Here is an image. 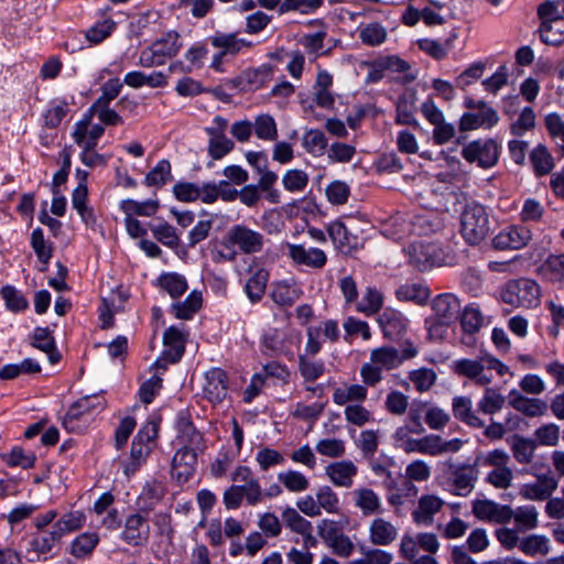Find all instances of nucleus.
Instances as JSON below:
<instances>
[{
	"label": "nucleus",
	"mask_w": 564,
	"mask_h": 564,
	"mask_svg": "<svg viewBox=\"0 0 564 564\" xmlns=\"http://www.w3.org/2000/svg\"><path fill=\"white\" fill-rule=\"evenodd\" d=\"M264 236L243 224L231 226L221 241L217 256L224 261H234L238 253L254 254L263 250Z\"/></svg>",
	"instance_id": "obj_3"
},
{
	"label": "nucleus",
	"mask_w": 564,
	"mask_h": 564,
	"mask_svg": "<svg viewBox=\"0 0 564 564\" xmlns=\"http://www.w3.org/2000/svg\"><path fill=\"white\" fill-rule=\"evenodd\" d=\"M445 501L433 494L422 495L416 507L412 511V520L417 525L430 527L434 522V517L444 507Z\"/></svg>",
	"instance_id": "obj_21"
},
{
	"label": "nucleus",
	"mask_w": 564,
	"mask_h": 564,
	"mask_svg": "<svg viewBox=\"0 0 564 564\" xmlns=\"http://www.w3.org/2000/svg\"><path fill=\"white\" fill-rule=\"evenodd\" d=\"M530 162L535 174L546 175L554 167V160L546 147L539 144L530 152Z\"/></svg>",
	"instance_id": "obj_54"
},
{
	"label": "nucleus",
	"mask_w": 564,
	"mask_h": 564,
	"mask_svg": "<svg viewBox=\"0 0 564 564\" xmlns=\"http://www.w3.org/2000/svg\"><path fill=\"white\" fill-rule=\"evenodd\" d=\"M87 516L84 510H72L61 516L53 524L61 538L83 529Z\"/></svg>",
	"instance_id": "obj_39"
},
{
	"label": "nucleus",
	"mask_w": 564,
	"mask_h": 564,
	"mask_svg": "<svg viewBox=\"0 0 564 564\" xmlns=\"http://www.w3.org/2000/svg\"><path fill=\"white\" fill-rule=\"evenodd\" d=\"M172 180V167L171 163L162 159L153 169L145 175L144 183L148 186L161 187L167 184Z\"/></svg>",
	"instance_id": "obj_58"
},
{
	"label": "nucleus",
	"mask_w": 564,
	"mask_h": 564,
	"mask_svg": "<svg viewBox=\"0 0 564 564\" xmlns=\"http://www.w3.org/2000/svg\"><path fill=\"white\" fill-rule=\"evenodd\" d=\"M541 272L552 282L564 283V254L550 256L542 264Z\"/></svg>",
	"instance_id": "obj_62"
},
{
	"label": "nucleus",
	"mask_w": 564,
	"mask_h": 564,
	"mask_svg": "<svg viewBox=\"0 0 564 564\" xmlns=\"http://www.w3.org/2000/svg\"><path fill=\"white\" fill-rule=\"evenodd\" d=\"M485 391L477 402V409L484 414L492 415L498 413L506 403L505 395L497 389L484 387Z\"/></svg>",
	"instance_id": "obj_44"
},
{
	"label": "nucleus",
	"mask_w": 564,
	"mask_h": 564,
	"mask_svg": "<svg viewBox=\"0 0 564 564\" xmlns=\"http://www.w3.org/2000/svg\"><path fill=\"white\" fill-rule=\"evenodd\" d=\"M302 144L306 152L318 158L326 153L328 142L323 131L311 129L304 133Z\"/></svg>",
	"instance_id": "obj_55"
},
{
	"label": "nucleus",
	"mask_w": 564,
	"mask_h": 564,
	"mask_svg": "<svg viewBox=\"0 0 564 564\" xmlns=\"http://www.w3.org/2000/svg\"><path fill=\"white\" fill-rule=\"evenodd\" d=\"M419 350L411 341L403 343L401 350L382 346L371 350L370 360L360 367V378L366 386L375 387L383 379V371L399 368L405 360L416 357Z\"/></svg>",
	"instance_id": "obj_1"
},
{
	"label": "nucleus",
	"mask_w": 564,
	"mask_h": 564,
	"mask_svg": "<svg viewBox=\"0 0 564 564\" xmlns=\"http://www.w3.org/2000/svg\"><path fill=\"white\" fill-rule=\"evenodd\" d=\"M508 402L516 411L529 417L543 416L549 409L546 401L538 398H528L517 389L509 391Z\"/></svg>",
	"instance_id": "obj_25"
},
{
	"label": "nucleus",
	"mask_w": 564,
	"mask_h": 564,
	"mask_svg": "<svg viewBox=\"0 0 564 564\" xmlns=\"http://www.w3.org/2000/svg\"><path fill=\"white\" fill-rule=\"evenodd\" d=\"M452 411L457 420L469 426H484V421L473 410V401L469 397H455L452 401Z\"/></svg>",
	"instance_id": "obj_38"
},
{
	"label": "nucleus",
	"mask_w": 564,
	"mask_h": 564,
	"mask_svg": "<svg viewBox=\"0 0 564 564\" xmlns=\"http://www.w3.org/2000/svg\"><path fill=\"white\" fill-rule=\"evenodd\" d=\"M452 368L457 376L466 378L478 387L490 386L495 380V373L499 377L509 373V367L488 352L476 358L456 359Z\"/></svg>",
	"instance_id": "obj_2"
},
{
	"label": "nucleus",
	"mask_w": 564,
	"mask_h": 564,
	"mask_svg": "<svg viewBox=\"0 0 564 564\" xmlns=\"http://www.w3.org/2000/svg\"><path fill=\"white\" fill-rule=\"evenodd\" d=\"M62 538L52 527L51 530L41 531L32 538L31 546L39 554H47Z\"/></svg>",
	"instance_id": "obj_63"
},
{
	"label": "nucleus",
	"mask_w": 564,
	"mask_h": 564,
	"mask_svg": "<svg viewBox=\"0 0 564 564\" xmlns=\"http://www.w3.org/2000/svg\"><path fill=\"white\" fill-rule=\"evenodd\" d=\"M486 208L476 202L467 203L460 214V234L468 245H478L489 234Z\"/></svg>",
	"instance_id": "obj_5"
},
{
	"label": "nucleus",
	"mask_w": 564,
	"mask_h": 564,
	"mask_svg": "<svg viewBox=\"0 0 564 564\" xmlns=\"http://www.w3.org/2000/svg\"><path fill=\"white\" fill-rule=\"evenodd\" d=\"M158 431L159 424L150 420L141 426L138 434L134 436L129 460L124 465V474L128 477L133 475L140 466L145 463L147 457L154 446Z\"/></svg>",
	"instance_id": "obj_7"
},
{
	"label": "nucleus",
	"mask_w": 564,
	"mask_h": 564,
	"mask_svg": "<svg viewBox=\"0 0 564 564\" xmlns=\"http://www.w3.org/2000/svg\"><path fill=\"white\" fill-rule=\"evenodd\" d=\"M149 524L141 513H132L127 517L121 539L133 546L143 544L149 536Z\"/></svg>",
	"instance_id": "obj_27"
},
{
	"label": "nucleus",
	"mask_w": 564,
	"mask_h": 564,
	"mask_svg": "<svg viewBox=\"0 0 564 564\" xmlns=\"http://www.w3.org/2000/svg\"><path fill=\"white\" fill-rule=\"evenodd\" d=\"M462 156L470 164H476L481 169H490L498 162L499 145L490 138L473 140L463 147Z\"/></svg>",
	"instance_id": "obj_9"
},
{
	"label": "nucleus",
	"mask_w": 564,
	"mask_h": 564,
	"mask_svg": "<svg viewBox=\"0 0 564 564\" xmlns=\"http://www.w3.org/2000/svg\"><path fill=\"white\" fill-rule=\"evenodd\" d=\"M406 254L409 262L420 271L446 263L443 250L435 243L413 242L408 247Z\"/></svg>",
	"instance_id": "obj_13"
},
{
	"label": "nucleus",
	"mask_w": 564,
	"mask_h": 564,
	"mask_svg": "<svg viewBox=\"0 0 564 564\" xmlns=\"http://www.w3.org/2000/svg\"><path fill=\"white\" fill-rule=\"evenodd\" d=\"M478 479V469L476 464H453L448 465V475L446 479L447 490L458 497L468 496L475 488Z\"/></svg>",
	"instance_id": "obj_10"
},
{
	"label": "nucleus",
	"mask_w": 564,
	"mask_h": 564,
	"mask_svg": "<svg viewBox=\"0 0 564 564\" xmlns=\"http://www.w3.org/2000/svg\"><path fill=\"white\" fill-rule=\"evenodd\" d=\"M539 31L542 42L558 45L564 42V19H555L553 22L541 24Z\"/></svg>",
	"instance_id": "obj_64"
},
{
	"label": "nucleus",
	"mask_w": 564,
	"mask_h": 564,
	"mask_svg": "<svg viewBox=\"0 0 564 564\" xmlns=\"http://www.w3.org/2000/svg\"><path fill=\"white\" fill-rule=\"evenodd\" d=\"M2 460L9 467L31 469L35 465L36 456L32 451H24L19 446H14L9 453L2 455Z\"/></svg>",
	"instance_id": "obj_53"
},
{
	"label": "nucleus",
	"mask_w": 564,
	"mask_h": 564,
	"mask_svg": "<svg viewBox=\"0 0 564 564\" xmlns=\"http://www.w3.org/2000/svg\"><path fill=\"white\" fill-rule=\"evenodd\" d=\"M252 126L258 139L269 142L275 141L278 139V126L271 115H258L254 118Z\"/></svg>",
	"instance_id": "obj_52"
},
{
	"label": "nucleus",
	"mask_w": 564,
	"mask_h": 564,
	"mask_svg": "<svg viewBox=\"0 0 564 564\" xmlns=\"http://www.w3.org/2000/svg\"><path fill=\"white\" fill-rule=\"evenodd\" d=\"M357 473L358 467L349 459L333 462L325 467V475L330 482L340 488H350Z\"/></svg>",
	"instance_id": "obj_26"
},
{
	"label": "nucleus",
	"mask_w": 564,
	"mask_h": 564,
	"mask_svg": "<svg viewBox=\"0 0 564 564\" xmlns=\"http://www.w3.org/2000/svg\"><path fill=\"white\" fill-rule=\"evenodd\" d=\"M210 43L225 55L239 54L252 45L250 41L238 37L235 33H216L210 37Z\"/></svg>",
	"instance_id": "obj_37"
},
{
	"label": "nucleus",
	"mask_w": 564,
	"mask_h": 564,
	"mask_svg": "<svg viewBox=\"0 0 564 564\" xmlns=\"http://www.w3.org/2000/svg\"><path fill=\"white\" fill-rule=\"evenodd\" d=\"M316 503H318L319 511L323 510L330 514H337L340 511V501L338 495L329 487L322 486L317 489Z\"/></svg>",
	"instance_id": "obj_59"
},
{
	"label": "nucleus",
	"mask_w": 564,
	"mask_h": 564,
	"mask_svg": "<svg viewBox=\"0 0 564 564\" xmlns=\"http://www.w3.org/2000/svg\"><path fill=\"white\" fill-rule=\"evenodd\" d=\"M282 520L290 530L301 535H311L312 533V523L292 507H288L282 512Z\"/></svg>",
	"instance_id": "obj_60"
},
{
	"label": "nucleus",
	"mask_w": 564,
	"mask_h": 564,
	"mask_svg": "<svg viewBox=\"0 0 564 564\" xmlns=\"http://www.w3.org/2000/svg\"><path fill=\"white\" fill-rule=\"evenodd\" d=\"M364 382L344 383L337 387L332 394V400L336 405L343 406L355 403H364L368 398V388Z\"/></svg>",
	"instance_id": "obj_30"
},
{
	"label": "nucleus",
	"mask_w": 564,
	"mask_h": 564,
	"mask_svg": "<svg viewBox=\"0 0 564 564\" xmlns=\"http://www.w3.org/2000/svg\"><path fill=\"white\" fill-rule=\"evenodd\" d=\"M69 111V104L65 98L52 99L43 112V123L47 128H56Z\"/></svg>",
	"instance_id": "obj_41"
},
{
	"label": "nucleus",
	"mask_w": 564,
	"mask_h": 564,
	"mask_svg": "<svg viewBox=\"0 0 564 564\" xmlns=\"http://www.w3.org/2000/svg\"><path fill=\"white\" fill-rule=\"evenodd\" d=\"M203 397L213 404L223 403L229 395V379L227 372L214 367L204 373L202 386Z\"/></svg>",
	"instance_id": "obj_16"
},
{
	"label": "nucleus",
	"mask_w": 564,
	"mask_h": 564,
	"mask_svg": "<svg viewBox=\"0 0 564 564\" xmlns=\"http://www.w3.org/2000/svg\"><path fill=\"white\" fill-rule=\"evenodd\" d=\"M197 465V457L194 448L183 446L177 449L172 459V476L178 482H185L193 477Z\"/></svg>",
	"instance_id": "obj_23"
},
{
	"label": "nucleus",
	"mask_w": 564,
	"mask_h": 564,
	"mask_svg": "<svg viewBox=\"0 0 564 564\" xmlns=\"http://www.w3.org/2000/svg\"><path fill=\"white\" fill-rule=\"evenodd\" d=\"M473 516L484 522L507 524L512 520L513 509L489 499H475L471 502Z\"/></svg>",
	"instance_id": "obj_17"
},
{
	"label": "nucleus",
	"mask_w": 564,
	"mask_h": 564,
	"mask_svg": "<svg viewBox=\"0 0 564 564\" xmlns=\"http://www.w3.org/2000/svg\"><path fill=\"white\" fill-rule=\"evenodd\" d=\"M512 519L516 528L521 531H530L539 525V512L532 505L519 506L513 509Z\"/></svg>",
	"instance_id": "obj_45"
},
{
	"label": "nucleus",
	"mask_w": 564,
	"mask_h": 564,
	"mask_svg": "<svg viewBox=\"0 0 564 564\" xmlns=\"http://www.w3.org/2000/svg\"><path fill=\"white\" fill-rule=\"evenodd\" d=\"M326 231L334 249L345 256H351L362 248V239L338 218L326 224Z\"/></svg>",
	"instance_id": "obj_12"
},
{
	"label": "nucleus",
	"mask_w": 564,
	"mask_h": 564,
	"mask_svg": "<svg viewBox=\"0 0 564 564\" xmlns=\"http://www.w3.org/2000/svg\"><path fill=\"white\" fill-rule=\"evenodd\" d=\"M351 495L355 506L364 516H372L382 512L380 497L372 489L359 487L356 488Z\"/></svg>",
	"instance_id": "obj_36"
},
{
	"label": "nucleus",
	"mask_w": 564,
	"mask_h": 564,
	"mask_svg": "<svg viewBox=\"0 0 564 564\" xmlns=\"http://www.w3.org/2000/svg\"><path fill=\"white\" fill-rule=\"evenodd\" d=\"M228 121L216 116L212 124L204 128L208 137L207 153L213 160H221L228 155L235 148V143L226 135Z\"/></svg>",
	"instance_id": "obj_11"
},
{
	"label": "nucleus",
	"mask_w": 564,
	"mask_h": 564,
	"mask_svg": "<svg viewBox=\"0 0 564 564\" xmlns=\"http://www.w3.org/2000/svg\"><path fill=\"white\" fill-rule=\"evenodd\" d=\"M557 485L553 476L543 475L532 482L521 485L519 495L525 500L543 501L552 496Z\"/></svg>",
	"instance_id": "obj_24"
},
{
	"label": "nucleus",
	"mask_w": 564,
	"mask_h": 564,
	"mask_svg": "<svg viewBox=\"0 0 564 564\" xmlns=\"http://www.w3.org/2000/svg\"><path fill=\"white\" fill-rule=\"evenodd\" d=\"M465 441L460 438L444 440L436 434L423 436V455L440 456L459 452Z\"/></svg>",
	"instance_id": "obj_28"
},
{
	"label": "nucleus",
	"mask_w": 564,
	"mask_h": 564,
	"mask_svg": "<svg viewBox=\"0 0 564 564\" xmlns=\"http://www.w3.org/2000/svg\"><path fill=\"white\" fill-rule=\"evenodd\" d=\"M531 238V230L525 226H508L494 237L492 246L498 250H518L527 246Z\"/></svg>",
	"instance_id": "obj_20"
},
{
	"label": "nucleus",
	"mask_w": 564,
	"mask_h": 564,
	"mask_svg": "<svg viewBox=\"0 0 564 564\" xmlns=\"http://www.w3.org/2000/svg\"><path fill=\"white\" fill-rule=\"evenodd\" d=\"M356 32L360 42L369 47L383 44L388 36L386 26L377 21L360 22Z\"/></svg>",
	"instance_id": "obj_32"
},
{
	"label": "nucleus",
	"mask_w": 564,
	"mask_h": 564,
	"mask_svg": "<svg viewBox=\"0 0 564 564\" xmlns=\"http://www.w3.org/2000/svg\"><path fill=\"white\" fill-rule=\"evenodd\" d=\"M286 249L288 258L296 267L322 270L328 261L327 253L318 247L288 242Z\"/></svg>",
	"instance_id": "obj_14"
},
{
	"label": "nucleus",
	"mask_w": 564,
	"mask_h": 564,
	"mask_svg": "<svg viewBox=\"0 0 564 564\" xmlns=\"http://www.w3.org/2000/svg\"><path fill=\"white\" fill-rule=\"evenodd\" d=\"M73 412V404L63 417V426L72 433H80L87 429L94 416L86 410L76 409Z\"/></svg>",
	"instance_id": "obj_51"
},
{
	"label": "nucleus",
	"mask_w": 564,
	"mask_h": 564,
	"mask_svg": "<svg viewBox=\"0 0 564 564\" xmlns=\"http://www.w3.org/2000/svg\"><path fill=\"white\" fill-rule=\"evenodd\" d=\"M274 69L269 64L243 70L237 77V86L245 91H256L268 86L273 79Z\"/></svg>",
	"instance_id": "obj_22"
},
{
	"label": "nucleus",
	"mask_w": 564,
	"mask_h": 564,
	"mask_svg": "<svg viewBox=\"0 0 564 564\" xmlns=\"http://www.w3.org/2000/svg\"><path fill=\"white\" fill-rule=\"evenodd\" d=\"M499 121L497 111L485 102H480L476 110L465 112L459 119V129L470 131L476 129H491Z\"/></svg>",
	"instance_id": "obj_19"
},
{
	"label": "nucleus",
	"mask_w": 564,
	"mask_h": 564,
	"mask_svg": "<svg viewBox=\"0 0 564 564\" xmlns=\"http://www.w3.org/2000/svg\"><path fill=\"white\" fill-rule=\"evenodd\" d=\"M398 536V529L383 518H376L369 525V540L375 545H390Z\"/></svg>",
	"instance_id": "obj_34"
},
{
	"label": "nucleus",
	"mask_w": 564,
	"mask_h": 564,
	"mask_svg": "<svg viewBox=\"0 0 564 564\" xmlns=\"http://www.w3.org/2000/svg\"><path fill=\"white\" fill-rule=\"evenodd\" d=\"M188 330L184 325H172L163 335L164 350L152 367L165 370L169 364L177 362L184 355Z\"/></svg>",
	"instance_id": "obj_8"
},
{
	"label": "nucleus",
	"mask_w": 564,
	"mask_h": 564,
	"mask_svg": "<svg viewBox=\"0 0 564 564\" xmlns=\"http://www.w3.org/2000/svg\"><path fill=\"white\" fill-rule=\"evenodd\" d=\"M279 482L290 492H304L310 488V479L301 471L286 469L278 474Z\"/></svg>",
	"instance_id": "obj_46"
},
{
	"label": "nucleus",
	"mask_w": 564,
	"mask_h": 564,
	"mask_svg": "<svg viewBox=\"0 0 564 564\" xmlns=\"http://www.w3.org/2000/svg\"><path fill=\"white\" fill-rule=\"evenodd\" d=\"M395 295L400 301L424 304L429 296V288L422 283H404L398 288Z\"/></svg>",
	"instance_id": "obj_49"
},
{
	"label": "nucleus",
	"mask_w": 564,
	"mask_h": 564,
	"mask_svg": "<svg viewBox=\"0 0 564 564\" xmlns=\"http://www.w3.org/2000/svg\"><path fill=\"white\" fill-rule=\"evenodd\" d=\"M378 323L384 337L389 339L401 337L408 327L406 317L401 312L393 308H386L379 315Z\"/></svg>",
	"instance_id": "obj_29"
},
{
	"label": "nucleus",
	"mask_w": 564,
	"mask_h": 564,
	"mask_svg": "<svg viewBox=\"0 0 564 564\" xmlns=\"http://www.w3.org/2000/svg\"><path fill=\"white\" fill-rule=\"evenodd\" d=\"M159 285L173 299L182 296L188 289L186 279L174 272L161 274Z\"/></svg>",
	"instance_id": "obj_57"
},
{
	"label": "nucleus",
	"mask_w": 564,
	"mask_h": 564,
	"mask_svg": "<svg viewBox=\"0 0 564 564\" xmlns=\"http://www.w3.org/2000/svg\"><path fill=\"white\" fill-rule=\"evenodd\" d=\"M383 305V295L376 286H367L361 299L357 301L355 308L357 312L372 316L377 314Z\"/></svg>",
	"instance_id": "obj_40"
},
{
	"label": "nucleus",
	"mask_w": 564,
	"mask_h": 564,
	"mask_svg": "<svg viewBox=\"0 0 564 564\" xmlns=\"http://www.w3.org/2000/svg\"><path fill=\"white\" fill-rule=\"evenodd\" d=\"M344 416L348 424L362 427L373 421V414L362 403L348 404L344 409Z\"/></svg>",
	"instance_id": "obj_61"
},
{
	"label": "nucleus",
	"mask_w": 564,
	"mask_h": 564,
	"mask_svg": "<svg viewBox=\"0 0 564 564\" xmlns=\"http://www.w3.org/2000/svg\"><path fill=\"white\" fill-rule=\"evenodd\" d=\"M182 47L183 42L180 33L170 30L152 42L151 45L141 50L138 64L145 68L163 66L169 59L175 57Z\"/></svg>",
	"instance_id": "obj_4"
},
{
	"label": "nucleus",
	"mask_w": 564,
	"mask_h": 564,
	"mask_svg": "<svg viewBox=\"0 0 564 564\" xmlns=\"http://www.w3.org/2000/svg\"><path fill=\"white\" fill-rule=\"evenodd\" d=\"M250 273L251 275L245 285V292L252 303H257L265 293L270 273L265 268L258 265L251 267Z\"/></svg>",
	"instance_id": "obj_33"
},
{
	"label": "nucleus",
	"mask_w": 564,
	"mask_h": 564,
	"mask_svg": "<svg viewBox=\"0 0 564 564\" xmlns=\"http://www.w3.org/2000/svg\"><path fill=\"white\" fill-rule=\"evenodd\" d=\"M500 299L514 307L534 308L541 302V289L531 279L510 280L501 288Z\"/></svg>",
	"instance_id": "obj_6"
},
{
	"label": "nucleus",
	"mask_w": 564,
	"mask_h": 564,
	"mask_svg": "<svg viewBox=\"0 0 564 564\" xmlns=\"http://www.w3.org/2000/svg\"><path fill=\"white\" fill-rule=\"evenodd\" d=\"M120 210L128 217L134 216H144L150 217L153 216L158 208L159 203L154 199H145V200H134L131 198L123 199L120 202Z\"/></svg>",
	"instance_id": "obj_43"
},
{
	"label": "nucleus",
	"mask_w": 564,
	"mask_h": 564,
	"mask_svg": "<svg viewBox=\"0 0 564 564\" xmlns=\"http://www.w3.org/2000/svg\"><path fill=\"white\" fill-rule=\"evenodd\" d=\"M306 333L307 340L304 350L310 356L317 355L322 350L325 340L335 343L340 336L339 325L335 319H326L318 325H312L307 327Z\"/></svg>",
	"instance_id": "obj_15"
},
{
	"label": "nucleus",
	"mask_w": 564,
	"mask_h": 564,
	"mask_svg": "<svg viewBox=\"0 0 564 564\" xmlns=\"http://www.w3.org/2000/svg\"><path fill=\"white\" fill-rule=\"evenodd\" d=\"M100 542L95 531H85L76 535L69 543V554L78 560L89 558Z\"/></svg>",
	"instance_id": "obj_31"
},
{
	"label": "nucleus",
	"mask_w": 564,
	"mask_h": 564,
	"mask_svg": "<svg viewBox=\"0 0 564 564\" xmlns=\"http://www.w3.org/2000/svg\"><path fill=\"white\" fill-rule=\"evenodd\" d=\"M301 295V290L293 280H282L273 285L272 300L279 305H291Z\"/></svg>",
	"instance_id": "obj_42"
},
{
	"label": "nucleus",
	"mask_w": 564,
	"mask_h": 564,
	"mask_svg": "<svg viewBox=\"0 0 564 564\" xmlns=\"http://www.w3.org/2000/svg\"><path fill=\"white\" fill-rule=\"evenodd\" d=\"M4 306L12 313H22L29 308V301L25 295L15 286L7 284L0 289Z\"/></svg>",
	"instance_id": "obj_48"
},
{
	"label": "nucleus",
	"mask_w": 564,
	"mask_h": 564,
	"mask_svg": "<svg viewBox=\"0 0 564 564\" xmlns=\"http://www.w3.org/2000/svg\"><path fill=\"white\" fill-rule=\"evenodd\" d=\"M432 310L436 318L451 323L460 311V302L454 294H440L433 300Z\"/></svg>",
	"instance_id": "obj_35"
},
{
	"label": "nucleus",
	"mask_w": 564,
	"mask_h": 564,
	"mask_svg": "<svg viewBox=\"0 0 564 564\" xmlns=\"http://www.w3.org/2000/svg\"><path fill=\"white\" fill-rule=\"evenodd\" d=\"M94 110L88 109L74 124L72 137L80 149L96 148L105 129L99 123H93Z\"/></svg>",
	"instance_id": "obj_18"
},
{
	"label": "nucleus",
	"mask_w": 564,
	"mask_h": 564,
	"mask_svg": "<svg viewBox=\"0 0 564 564\" xmlns=\"http://www.w3.org/2000/svg\"><path fill=\"white\" fill-rule=\"evenodd\" d=\"M519 550L528 556L546 555L551 550L550 540L542 534H530L521 539Z\"/></svg>",
	"instance_id": "obj_50"
},
{
	"label": "nucleus",
	"mask_w": 564,
	"mask_h": 564,
	"mask_svg": "<svg viewBox=\"0 0 564 564\" xmlns=\"http://www.w3.org/2000/svg\"><path fill=\"white\" fill-rule=\"evenodd\" d=\"M203 295L199 291H192L183 302L172 305V311L176 318L191 319L194 314L202 307Z\"/></svg>",
	"instance_id": "obj_47"
},
{
	"label": "nucleus",
	"mask_w": 564,
	"mask_h": 564,
	"mask_svg": "<svg viewBox=\"0 0 564 564\" xmlns=\"http://www.w3.org/2000/svg\"><path fill=\"white\" fill-rule=\"evenodd\" d=\"M31 247L34 250L39 261L46 267L53 257V246L45 240L42 228H35L31 234Z\"/></svg>",
	"instance_id": "obj_56"
}]
</instances>
